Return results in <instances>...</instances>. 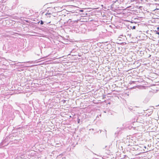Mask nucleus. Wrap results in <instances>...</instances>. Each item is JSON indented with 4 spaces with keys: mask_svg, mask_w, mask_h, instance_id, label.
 Instances as JSON below:
<instances>
[{
    "mask_svg": "<svg viewBox=\"0 0 159 159\" xmlns=\"http://www.w3.org/2000/svg\"><path fill=\"white\" fill-rule=\"evenodd\" d=\"M4 2V0H2V2Z\"/></svg>",
    "mask_w": 159,
    "mask_h": 159,
    "instance_id": "ddd939ff",
    "label": "nucleus"
},
{
    "mask_svg": "<svg viewBox=\"0 0 159 159\" xmlns=\"http://www.w3.org/2000/svg\"><path fill=\"white\" fill-rule=\"evenodd\" d=\"M156 34H157L159 35V32H157L156 33Z\"/></svg>",
    "mask_w": 159,
    "mask_h": 159,
    "instance_id": "0eeeda50",
    "label": "nucleus"
},
{
    "mask_svg": "<svg viewBox=\"0 0 159 159\" xmlns=\"http://www.w3.org/2000/svg\"><path fill=\"white\" fill-rule=\"evenodd\" d=\"M23 62H19V63H23Z\"/></svg>",
    "mask_w": 159,
    "mask_h": 159,
    "instance_id": "4468645a",
    "label": "nucleus"
},
{
    "mask_svg": "<svg viewBox=\"0 0 159 159\" xmlns=\"http://www.w3.org/2000/svg\"><path fill=\"white\" fill-rule=\"evenodd\" d=\"M157 30H159V27H158L157 28Z\"/></svg>",
    "mask_w": 159,
    "mask_h": 159,
    "instance_id": "9b49d317",
    "label": "nucleus"
},
{
    "mask_svg": "<svg viewBox=\"0 0 159 159\" xmlns=\"http://www.w3.org/2000/svg\"><path fill=\"white\" fill-rule=\"evenodd\" d=\"M128 146H132V145H131L130 144H129L128 145Z\"/></svg>",
    "mask_w": 159,
    "mask_h": 159,
    "instance_id": "1a4fd4ad",
    "label": "nucleus"
},
{
    "mask_svg": "<svg viewBox=\"0 0 159 159\" xmlns=\"http://www.w3.org/2000/svg\"><path fill=\"white\" fill-rule=\"evenodd\" d=\"M78 20H75L74 21H72L70 19H69L67 21V23H68L70 24V22H77L78 21Z\"/></svg>",
    "mask_w": 159,
    "mask_h": 159,
    "instance_id": "f257e3e1",
    "label": "nucleus"
},
{
    "mask_svg": "<svg viewBox=\"0 0 159 159\" xmlns=\"http://www.w3.org/2000/svg\"><path fill=\"white\" fill-rule=\"evenodd\" d=\"M136 28V27L135 26H133V28H132V29H135Z\"/></svg>",
    "mask_w": 159,
    "mask_h": 159,
    "instance_id": "39448f33",
    "label": "nucleus"
},
{
    "mask_svg": "<svg viewBox=\"0 0 159 159\" xmlns=\"http://www.w3.org/2000/svg\"><path fill=\"white\" fill-rule=\"evenodd\" d=\"M40 22V21H39V23ZM40 24L41 25H42L43 24V22L41 20L40 21Z\"/></svg>",
    "mask_w": 159,
    "mask_h": 159,
    "instance_id": "7ed1b4c3",
    "label": "nucleus"
},
{
    "mask_svg": "<svg viewBox=\"0 0 159 159\" xmlns=\"http://www.w3.org/2000/svg\"><path fill=\"white\" fill-rule=\"evenodd\" d=\"M107 147V146H105V148H106V147Z\"/></svg>",
    "mask_w": 159,
    "mask_h": 159,
    "instance_id": "9d476101",
    "label": "nucleus"
},
{
    "mask_svg": "<svg viewBox=\"0 0 159 159\" xmlns=\"http://www.w3.org/2000/svg\"><path fill=\"white\" fill-rule=\"evenodd\" d=\"M128 140V141L129 142H131L132 141H133V140L131 139H129V140Z\"/></svg>",
    "mask_w": 159,
    "mask_h": 159,
    "instance_id": "20e7f679",
    "label": "nucleus"
},
{
    "mask_svg": "<svg viewBox=\"0 0 159 159\" xmlns=\"http://www.w3.org/2000/svg\"><path fill=\"white\" fill-rule=\"evenodd\" d=\"M50 14H51V13H47L45 14V15H46V16H47L48 17H50V16H49V15H50Z\"/></svg>",
    "mask_w": 159,
    "mask_h": 159,
    "instance_id": "f03ea898",
    "label": "nucleus"
},
{
    "mask_svg": "<svg viewBox=\"0 0 159 159\" xmlns=\"http://www.w3.org/2000/svg\"><path fill=\"white\" fill-rule=\"evenodd\" d=\"M80 119H79L78 121V123H80Z\"/></svg>",
    "mask_w": 159,
    "mask_h": 159,
    "instance_id": "423d86ee",
    "label": "nucleus"
},
{
    "mask_svg": "<svg viewBox=\"0 0 159 159\" xmlns=\"http://www.w3.org/2000/svg\"><path fill=\"white\" fill-rule=\"evenodd\" d=\"M144 147L145 148H146V146H144Z\"/></svg>",
    "mask_w": 159,
    "mask_h": 159,
    "instance_id": "f8f14e48",
    "label": "nucleus"
},
{
    "mask_svg": "<svg viewBox=\"0 0 159 159\" xmlns=\"http://www.w3.org/2000/svg\"><path fill=\"white\" fill-rule=\"evenodd\" d=\"M118 133H118H118H117L116 132V133H115V134L116 135L117 134H118Z\"/></svg>",
    "mask_w": 159,
    "mask_h": 159,
    "instance_id": "6e6552de",
    "label": "nucleus"
}]
</instances>
